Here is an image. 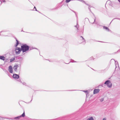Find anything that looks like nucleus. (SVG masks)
Returning <instances> with one entry per match:
<instances>
[{"mask_svg":"<svg viewBox=\"0 0 120 120\" xmlns=\"http://www.w3.org/2000/svg\"><path fill=\"white\" fill-rule=\"evenodd\" d=\"M83 91L86 93H88V91L87 90H83Z\"/></svg>","mask_w":120,"mask_h":120,"instance_id":"27","label":"nucleus"},{"mask_svg":"<svg viewBox=\"0 0 120 120\" xmlns=\"http://www.w3.org/2000/svg\"><path fill=\"white\" fill-rule=\"evenodd\" d=\"M8 71L10 73H13L12 67L11 66H9Z\"/></svg>","mask_w":120,"mask_h":120,"instance_id":"6","label":"nucleus"},{"mask_svg":"<svg viewBox=\"0 0 120 120\" xmlns=\"http://www.w3.org/2000/svg\"><path fill=\"white\" fill-rule=\"evenodd\" d=\"M22 84H23L24 85L26 86H27L26 83L25 82H23L22 83Z\"/></svg>","mask_w":120,"mask_h":120,"instance_id":"22","label":"nucleus"},{"mask_svg":"<svg viewBox=\"0 0 120 120\" xmlns=\"http://www.w3.org/2000/svg\"><path fill=\"white\" fill-rule=\"evenodd\" d=\"M2 32H3V31H2L0 32V33H1ZM0 35H1V36H7V35H4L3 34H1L0 33Z\"/></svg>","mask_w":120,"mask_h":120,"instance_id":"21","label":"nucleus"},{"mask_svg":"<svg viewBox=\"0 0 120 120\" xmlns=\"http://www.w3.org/2000/svg\"><path fill=\"white\" fill-rule=\"evenodd\" d=\"M106 4H108L109 5H111V1L110 0H108L107 1Z\"/></svg>","mask_w":120,"mask_h":120,"instance_id":"13","label":"nucleus"},{"mask_svg":"<svg viewBox=\"0 0 120 120\" xmlns=\"http://www.w3.org/2000/svg\"><path fill=\"white\" fill-rule=\"evenodd\" d=\"M3 2H5L6 1L4 0H3Z\"/></svg>","mask_w":120,"mask_h":120,"instance_id":"35","label":"nucleus"},{"mask_svg":"<svg viewBox=\"0 0 120 120\" xmlns=\"http://www.w3.org/2000/svg\"><path fill=\"white\" fill-rule=\"evenodd\" d=\"M104 84L107 85L108 87L109 88L112 87V84L109 80L106 81L104 83Z\"/></svg>","mask_w":120,"mask_h":120,"instance_id":"2","label":"nucleus"},{"mask_svg":"<svg viewBox=\"0 0 120 120\" xmlns=\"http://www.w3.org/2000/svg\"><path fill=\"white\" fill-rule=\"evenodd\" d=\"M18 81H19V82H20L21 83H22V82H21V80H20V79H18Z\"/></svg>","mask_w":120,"mask_h":120,"instance_id":"29","label":"nucleus"},{"mask_svg":"<svg viewBox=\"0 0 120 120\" xmlns=\"http://www.w3.org/2000/svg\"><path fill=\"white\" fill-rule=\"evenodd\" d=\"M75 26L77 28H78L79 27V25H78L77 24V25Z\"/></svg>","mask_w":120,"mask_h":120,"instance_id":"25","label":"nucleus"},{"mask_svg":"<svg viewBox=\"0 0 120 120\" xmlns=\"http://www.w3.org/2000/svg\"><path fill=\"white\" fill-rule=\"evenodd\" d=\"M0 59L2 60H5V57L3 56H0Z\"/></svg>","mask_w":120,"mask_h":120,"instance_id":"11","label":"nucleus"},{"mask_svg":"<svg viewBox=\"0 0 120 120\" xmlns=\"http://www.w3.org/2000/svg\"><path fill=\"white\" fill-rule=\"evenodd\" d=\"M13 77L15 79H19V75L17 74H13Z\"/></svg>","mask_w":120,"mask_h":120,"instance_id":"5","label":"nucleus"},{"mask_svg":"<svg viewBox=\"0 0 120 120\" xmlns=\"http://www.w3.org/2000/svg\"><path fill=\"white\" fill-rule=\"evenodd\" d=\"M84 41H85H85L84 40Z\"/></svg>","mask_w":120,"mask_h":120,"instance_id":"40","label":"nucleus"},{"mask_svg":"<svg viewBox=\"0 0 120 120\" xmlns=\"http://www.w3.org/2000/svg\"><path fill=\"white\" fill-rule=\"evenodd\" d=\"M21 31H23V32H24V31H23V30H21Z\"/></svg>","mask_w":120,"mask_h":120,"instance_id":"36","label":"nucleus"},{"mask_svg":"<svg viewBox=\"0 0 120 120\" xmlns=\"http://www.w3.org/2000/svg\"><path fill=\"white\" fill-rule=\"evenodd\" d=\"M16 44L15 45V47H16L19 44V41H18V40L16 39Z\"/></svg>","mask_w":120,"mask_h":120,"instance_id":"12","label":"nucleus"},{"mask_svg":"<svg viewBox=\"0 0 120 120\" xmlns=\"http://www.w3.org/2000/svg\"><path fill=\"white\" fill-rule=\"evenodd\" d=\"M71 0H66L65 2L67 3L69 2Z\"/></svg>","mask_w":120,"mask_h":120,"instance_id":"26","label":"nucleus"},{"mask_svg":"<svg viewBox=\"0 0 120 120\" xmlns=\"http://www.w3.org/2000/svg\"><path fill=\"white\" fill-rule=\"evenodd\" d=\"M83 3H85L86 4V5H88V6H89V7H88V9L90 11L91 13H92V11H91V10L90 9V6L88 4L86 3L85 2H85H82Z\"/></svg>","mask_w":120,"mask_h":120,"instance_id":"9","label":"nucleus"},{"mask_svg":"<svg viewBox=\"0 0 120 120\" xmlns=\"http://www.w3.org/2000/svg\"><path fill=\"white\" fill-rule=\"evenodd\" d=\"M116 53V52H115L114 53Z\"/></svg>","mask_w":120,"mask_h":120,"instance_id":"42","label":"nucleus"},{"mask_svg":"<svg viewBox=\"0 0 120 120\" xmlns=\"http://www.w3.org/2000/svg\"><path fill=\"white\" fill-rule=\"evenodd\" d=\"M37 49L36 48H33V47H30L29 46V50H30L32 49Z\"/></svg>","mask_w":120,"mask_h":120,"instance_id":"17","label":"nucleus"},{"mask_svg":"<svg viewBox=\"0 0 120 120\" xmlns=\"http://www.w3.org/2000/svg\"><path fill=\"white\" fill-rule=\"evenodd\" d=\"M16 58L18 59H22V57L19 56H18L16 57Z\"/></svg>","mask_w":120,"mask_h":120,"instance_id":"14","label":"nucleus"},{"mask_svg":"<svg viewBox=\"0 0 120 120\" xmlns=\"http://www.w3.org/2000/svg\"><path fill=\"white\" fill-rule=\"evenodd\" d=\"M70 10L71 11H72L75 14V15H76V17H77V15L76 14V12L75 11H74L73 10H71V9H70Z\"/></svg>","mask_w":120,"mask_h":120,"instance_id":"19","label":"nucleus"},{"mask_svg":"<svg viewBox=\"0 0 120 120\" xmlns=\"http://www.w3.org/2000/svg\"><path fill=\"white\" fill-rule=\"evenodd\" d=\"M32 100H32H31V101H30V102H31Z\"/></svg>","mask_w":120,"mask_h":120,"instance_id":"41","label":"nucleus"},{"mask_svg":"<svg viewBox=\"0 0 120 120\" xmlns=\"http://www.w3.org/2000/svg\"><path fill=\"white\" fill-rule=\"evenodd\" d=\"M100 91V89H95L93 93L94 94H95L99 92Z\"/></svg>","mask_w":120,"mask_h":120,"instance_id":"7","label":"nucleus"},{"mask_svg":"<svg viewBox=\"0 0 120 120\" xmlns=\"http://www.w3.org/2000/svg\"><path fill=\"white\" fill-rule=\"evenodd\" d=\"M21 48L22 52H24L29 50V46L26 44H22Z\"/></svg>","mask_w":120,"mask_h":120,"instance_id":"1","label":"nucleus"},{"mask_svg":"<svg viewBox=\"0 0 120 120\" xmlns=\"http://www.w3.org/2000/svg\"><path fill=\"white\" fill-rule=\"evenodd\" d=\"M78 28H77V31L78 32Z\"/></svg>","mask_w":120,"mask_h":120,"instance_id":"38","label":"nucleus"},{"mask_svg":"<svg viewBox=\"0 0 120 120\" xmlns=\"http://www.w3.org/2000/svg\"><path fill=\"white\" fill-rule=\"evenodd\" d=\"M116 19H119V20H120V18H116ZM114 19H113L112 20V21Z\"/></svg>","mask_w":120,"mask_h":120,"instance_id":"32","label":"nucleus"},{"mask_svg":"<svg viewBox=\"0 0 120 120\" xmlns=\"http://www.w3.org/2000/svg\"><path fill=\"white\" fill-rule=\"evenodd\" d=\"M118 0L120 3V0Z\"/></svg>","mask_w":120,"mask_h":120,"instance_id":"37","label":"nucleus"},{"mask_svg":"<svg viewBox=\"0 0 120 120\" xmlns=\"http://www.w3.org/2000/svg\"><path fill=\"white\" fill-rule=\"evenodd\" d=\"M25 116V113L24 112H24L23 113V114L19 116L16 117L14 118V119H15L16 120H18L21 117H24Z\"/></svg>","mask_w":120,"mask_h":120,"instance_id":"4","label":"nucleus"},{"mask_svg":"<svg viewBox=\"0 0 120 120\" xmlns=\"http://www.w3.org/2000/svg\"><path fill=\"white\" fill-rule=\"evenodd\" d=\"M3 0H1V1H0V2L1 3V4L2 3V2H3Z\"/></svg>","mask_w":120,"mask_h":120,"instance_id":"33","label":"nucleus"},{"mask_svg":"<svg viewBox=\"0 0 120 120\" xmlns=\"http://www.w3.org/2000/svg\"><path fill=\"white\" fill-rule=\"evenodd\" d=\"M102 120H106V119L105 118H104Z\"/></svg>","mask_w":120,"mask_h":120,"instance_id":"31","label":"nucleus"},{"mask_svg":"<svg viewBox=\"0 0 120 120\" xmlns=\"http://www.w3.org/2000/svg\"><path fill=\"white\" fill-rule=\"evenodd\" d=\"M18 67V65H15L13 67V69L15 71H17V68Z\"/></svg>","mask_w":120,"mask_h":120,"instance_id":"8","label":"nucleus"},{"mask_svg":"<svg viewBox=\"0 0 120 120\" xmlns=\"http://www.w3.org/2000/svg\"><path fill=\"white\" fill-rule=\"evenodd\" d=\"M96 19H94V22L92 24H93L94 23H95L96 24H98V22H97L96 21H95Z\"/></svg>","mask_w":120,"mask_h":120,"instance_id":"20","label":"nucleus"},{"mask_svg":"<svg viewBox=\"0 0 120 120\" xmlns=\"http://www.w3.org/2000/svg\"><path fill=\"white\" fill-rule=\"evenodd\" d=\"M76 62V61H74L73 60L71 59V60L70 62Z\"/></svg>","mask_w":120,"mask_h":120,"instance_id":"24","label":"nucleus"},{"mask_svg":"<svg viewBox=\"0 0 120 120\" xmlns=\"http://www.w3.org/2000/svg\"><path fill=\"white\" fill-rule=\"evenodd\" d=\"M115 65H116V66H118V67H119V65H118V63L117 61H115Z\"/></svg>","mask_w":120,"mask_h":120,"instance_id":"16","label":"nucleus"},{"mask_svg":"<svg viewBox=\"0 0 120 120\" xmlns=\"http://www.w3.org/2000/svg\"><path fill=\"white\" fill-rule=\"evenodd\" d=\"M87 120H94L92 117H91L88 119Z\"/></svg>","mask_w":120,"mask_h":120,"instance_id":"15","label":"nucleus"},{"mask_svg":"<svg viewBox=\"0 0 120 120\" xmlns=\"http://www.w3.org/2000/svg\"><path fill=\"white\" fill-rule=\"evenodd\" d=\"M80 37L82 38L83 40H84V39L82 36H81Z\"/></svg>","mask_w":120,"mask_h":120,"instance_id":"30","label":"nucleus"},{"mask_svg":"<svg viewBox=\"0 0 120 120\" xmlns=\"http://www.w3.org/2000/svg\"><path fill=\"white\" fill-rule=\"evenodd\" d=\"M120 52V49H119V50H118V51H117V52Z\"/></svg>","mask_w":120,"mask_h":120,"instance_id":"34","label":"nucleus"},{"mask_svg":"<svg viewBox=\"0 0 120 120\" xmlns=\"http://www.w3.org/2000/svg\"><path fill=\"white\" fill-rule=\"evenodd\" d=\"M104 100V98H101V100H100V101H101V102H102Z\"/></svg>","mask_w":120,"mask_h":120,"instance_id":"28","label":"nucleus"},{"mask_svg":"<svg viewBox=\"0 0 120 120\" xmlns=\"http://www.w3.org/2000/svg\"><path fill=\"white\" fill-rule=\"evenodd\" d=\"M15 38L16 39H16H17L16 38V37Z\"/></svg>","mask_w":120,"mask_h":120,"instance_id":"39","label":"nucleus"},{"mask_svg":"<svg viewBox=\"0 0 120 120\" xmlns=\"http://www.w3.org/2000/svg\"><path fill=\"white\" fill-rule=\"evenodd\" d=\"M15 60V57L14 58H12V59H11L10 60V62H12L13 61H14Z\"/></svg>","mask_w":120,"mask_h":120,"instance_id":"18","label":"nucleus"},{"mask_svg":"<svg viewBox=\"0 0 120 120\" xmlns=\"http://www.w3.org/2000/svg\"><path fill=\"white\" fill-rule=\"evenodd\" d=\"M0 1H1V0H0Z\"/></svg>","mask_w":120,"mask_h":120,"instance_id":"43","label":"nucleus"},{"mask_svg":"<svg viewBox=\"0 0 120 120\" xmlns=\"http://www.w3.org/2000/svg\"><path fill=\"white\" fill-rule=\"evenodd\" d=\"M103 28L104 29H106L107 31L109 32L111 31L110 30L109 28H108V27L105 26H104Z\"/></svg>","mask_w":120,"mask_h":120,"instance_id":"10","label":"nucleus"},{"mask_svg":"<svg viewBox=\"0 0 120 120\" xmlns=\"http://www.w3.org/2000/svg\"><path fill=\"white\" fill-rule=\"evenodd\" d=\"M34 9H35V10L36 11H37L39 13H41V12H40L39 11H37V9H36V7H35V6H34Z\"/></svg>","mask_w":120,"mask_h":120,"instance_id":"23","label":"nucleus"},{"mask_svg":"<svg viewBox=\"0 0 120 120\" xmlns=\"http://www.w3.org/2000/svg\"><path fill=\"white\" fill-rule=\"evenodd\" d=\"M16 47L15 49V53L16 55H18L20 53L21 51H22L21 48L17 47Z\"/></svg>","mask_w":120,"mask_h":120,"instance_id":"3","label":"nucleus"}]
</instances>
